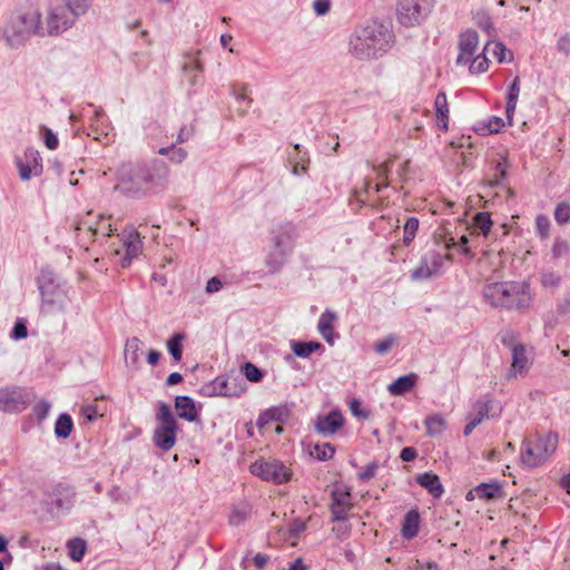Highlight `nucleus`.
<instances>
[{
    "label": "nucleus",
    "instance_id": "45",
    "mask_svg": "<svg viewBox=\"0 0 570 570\" xmlns=\"http://www.w3.org/2000/svg\"><path fill=\"white\" fill-rule=\"evenodd\" d=\"M249 512L250 509L247 504L234 507L228 518L229 524L235 527L242 524L248 518Z\"/></svg>",
    "mask_w": 570,
    "mask_h": 570
},
{
    "label": "nucleus",
    "instance_id": "21",
    "mask_svg": "<svg viewBox=\"0 0 570 570\" xmlns=\"http://www.w3.org/2000/svg\"><path fill=\"white\" fill-rule=\"evenodd\" d=\"M291 411L288 404L272 406L258 415L256 424L259 429H263L271 422L285 423L289 419Z\"/></svg>",
    "mask_w": 570,
    "mask_h": 570
},
{
    "label": "nucleus",
    "instance_id": "31",
    "mask_svg": "<svg viewBox=\"0 0 570 570\" xmlns=\"http://www.w3.org/2000/svg\"><path fill=\"white\" fill-rule=\"evenodd\" d=\"M520 94V78L515 77L509 86L507 95L505 115L509 125H512L513 114L517 108V102Z\"/></svg>",
    "mask_w": 570,
    "mask_h": 570
},
{
    "label": "nucleus",
    "instance_id": "10",
    "mask_svg": "<svg viewBox=\"0 0 570 570\" xmlns=\"http://www.w3.org/2000/svg\"><path fill=\"white\" fill-rule=\"evenodd\" d=\"M253 475L263 481L272 482L274 484H284L291 480V470L279 460H265L257 459L249 466Z\"/></svg>",
    "mask_w": 570,
    "mask_h": 570
},
{
    "label": "nucleus",
    "instance_id": "14",
    "mask_svg": "<svg viewBox=\"0 0 570 570\" xmlns=\"http://www.w3.org/2000/svg\"><path fill=\"white\" fill-rule=\"evenodd\" d=\"M243 389L237 384V377L233 375H219L203 387L207 396H238Z\"/></svg>",
    "mask_w": 570,
    "mask_h": 570
},
{
    "label": "nucleus",
    "instance_id": "62",
    "mask_svg": "<svg viewBox=\"0 0 570 570\" xmlns=\"http://www.w3.org/2000/svg\"><path fill=\"white\" fill-rule=\"evenodd\" d=\"M195 134L194 126H183L179 129L178 136H177V142L183 144L188 141Z\"/></svg>",
    "mask_w": 570,
    "mask_h": 570
},
{
    "label": "nucleus",
    "instance_id": "47",
    "mask_svg": "<svg viewBox=\"0 0 570 570\" xmlns=\"http://www.w3.org/2000/svg\"><path fill=\"white\" fill-rule=\"evenodd\" d=\"M88 232L95 236L97 234H102L104 236L111 235V224L109 223V218H106L102 215H99V220L95 224V226H88Z\"/></svg>",
    "mask_w": 570,
    "mask_h": 570
},
{
    "label": "nucleus",
    "instance_id": "60",
    "mask_svg": "<svg viewBox=\"0 0 570 570\" xmlns=\"http://www.w3.org/2000/svg\"><path fill=\"white\" fill-rule=\"evenodd\" d=\"M28 335V330L26 324L22 321H18L14 323L12 331H11V337L13 340H22L26 338Z\"/></svg>",
    "mask_w": 570,
    "mask_h": 570
},
{
    "label": "nucleus",
    "instance_id": "20",
    "mask_svg": "<svg viewBox=\"0 0 570 570\" xmlns=\"http://www.w3.org/2000/svg\"><path fill=\"white\" fill-rule=\"evenodd\" d=\"M345 423L343 414L333 410L328 414L317 416L315 421V430L318 434L328 438L335 434Z\"/></svg>",
    "mask_w": 570,
    "mask_h": 570
},
{
    "label": "nucleus",
    "instance_id": "6",
    "mask_svg": "<svg viewBox=\"0 0 570 570\" xmlns=\"http://www.w3.org/2000/svg\"><path fill=\"white\" fill-rule=\"evenodd\" d=\"M157 425L153 433L155 446L161 451H169L177 441L178 423L175 419L171 407L167 403H161L156 413Z\"/></svg>",
    "mask_w": 570,
    "mask_h": 570
},
{
    "label": "nucleus",
    "instance_id": "41",
    "mask_svg": "<svg viewBox=\"0 0 570 570\" xmlns=\"http://www.w3.org/2000/svg\"><path fill=\"white\" fill-rule=\"evenodd\" d=\"M75 16H85L92 7L94 0H62Z\"/></svg>",
    "mask_w": 570,
    "mask_h": 570
},
{
    "label": "nucleus",
    "instance_id": "36",
    "mask_svg": "<svg viewBox=\"0 0 570 570\" xmlns=\"http://www.w3.org/2000/svg\"><path fill=\"white\" fill-rule=\"evenodd\" d=\"M425 426L430 436H436L445 430V420L441 414H433L425 419Z\"/></svg>",
    "mask_w": 570,
    "mask_h": 570
},
{
    "label": "nucleus",
    "instance_id": "57",
    "mask_svg": "<svg viewBox=\"0 0 570 570\" xmlns=\"http://www.w3.org/2000/svg\"><path fill=\"white\" fill-rule=\"evenodd\" d=\"M499 340L500 342L508 347H511L513 350V346H517V334L512 330H504L499 333Z\"/></svg>",
    "mask_w": 570,
    "mask_h": 570
},
{
    "label": "nucleus",
    "instance_id": "44",
    "mask_svg": "<svg viewBox=\"0 0 570 570\" xmlns=\"http://www.w3.org/2000/svg\"><path fill=\"white\" fill-rule=\"evenodd\" d=\"M474 226L480 229L483 236H487L493 225L488 212H480L473 218Z\"/></svg>",
    "mask_w": 570,
    "mask_h": 570
},
{
    "label": "nucleus",
    "instance_id": "58",
    "mask_svg": "<svg viewBox=\"0 0 570 570\" xmlns=\"http://www.w3.org/2000/svg\"><path fill=\"white\" fill-rule=\"evenodd\" d=\"M377 469H379L377 462H375V461L370 462L368 464H366L363 468V471L358 473V479L361 481H368V480L373 479L376 474Z\"/></svg>",
    "mask_w": 570,
    "mask_h": 570
},
{
    "label": "nucleus",
    "instance_id": "25",
    "mask_svg": "<svg viewBox=\"0 0 570 570\" xmlns=\"http://www.w3.org/2000/svg\"><path fill=\"white\" fill-rule=\"evenodd\" d=\"M436 126L439 129L446 131L449 129V105L446 95L440 91L434 100Z\"/></svg>",
    "mask_w": 570,
    "mask_h": 570
},
{
    "label": "nucleus",
    "instance_id": "43",
    "mask_svg": "<svg viewBox=\"0 0 570 570\" xmlns=\"http://www.w3.org/2000/svg\"><path fill=\"white\" fill-rule=\"evenodd\" d=\"M335 448L331 443L316 444L311 455L317 461H326L334 456Z\"/></svg>",
    "mask_w": 570,
    "mask_h": 570
},
{
    "label": "nucleus",
    "instance_id": "46",
    "mask_svg": "<svg viewBox=\"0 0 570 570\" xmlns=\"http://www.w3.org/2000/svg\"><path fill=\"white\" fill-rule=\"evenodd\" d=\"M417 229H419V219L416 217H409L404 224V235H403L404 245L407 246L413 242Z\"/></svg>",
    "mask_w": 570,
    "mask_h": 570
},
{
    "label": "nucleus",
    "instance_id": "3",
    "mask_svg": "<svg viewBox=\"0 0 570 570\" xmlns=\"http://www.w3.org/2000/svg\"><path fill=\"white\" fill-rule=\"evenodd\" d=\"M393 37L387 24L371 21L351 36L350 52L360 60L377 58L389 50Z\"/></svg>",
    "mask_w": 570,
    "mask_h": 570
},
{
    "label": "nucleus",
    "instance_id": "38",
    "mask_svg": "<svg viewBox=\"0 0 570 570\" xmlns=\"http://www.w3.org/2000/svg\"><path fill=\"white\" fill-rule=\"evenodd\" d=\"M508 168V159L503 157L500 161L497 163L494 167L493 178L489 180L488 185L492 188L501 186L502 181L507 178Z\"/></svg>",
    "mask_w": 570,
    "mask_h": 570
},
{
    "label": "nucleus",
    "instance_id": "42",
    "mask_svg": "<svg viewBox=\"0 0 570 570\" xmlns=\"http://www.w3.org/2000/svg\"><path fill=\"white\" fill-rule=\"evenodd\" d=\"M68 548L70 558L73 561H80L86 553L87 544L85 540L76 538L68 542Z\"/></svg>",
    "mask_w": 570,
    "mask_h": 570
},
{
    "label": "nucleus",
    "instance_id": "64",
    "mask_svg": "<svg viewBox=\"0 0 570 570\" xmlns=\"http://www.w3.org/2000/svg\"><path fill=\"white\" fill-rule=\"evenodd\" d=\"M557 49L560 52H563L566 55L570 53V36L569 35H564L559 38V40L557 42Z\"/></svg>",
    "mask_w": 570,
    "mask_h": 570
},
{
    "label": "nucleus",
    "instance_id": "8",
    "mask_svg": "<svg viewBox=\"0 0 570 570\" xmlns=\"http://www.w3.org/2000/svg\"><path fill=\"white\" fill-rule=\"evenodd\" d=\"M79 17L75 16L63 3L50 7L45 23L42 22L43 38L61 36L75 26Z\"/></svg>",
    "mask_w": 570,
    "mask_h": 570
},
{
    "label": "nucleus",
    "instance_id": "11",
    "mask_svg": "<svg viewBox=\"0 0 570 570\" xmlns=\"http://www.w3.org/2000/svg\"><path fill=\"white\" fill-rule=\"evenodd\" d=\"M293 229L286 228L278 232L273 237V249L267 254L265 264L269 273H278L285 264L286 257L292 248Z\"/></svg>",
    "mask_w": 570,
    "mask_h": 570
},
{
    "label": "nucleus",
    "instance_id": "15",
    "mask_svg": "<svg viewBox=\"0 0 570 570\" xmlns=\"http://www.w3.org/2000/svg\"><path fill=\"white\" fill-rule=\"evenodd\" d=\"M352 507L351 493L347 489L335 488L332 491V502L330 505L332 522L346 521Z\"/></svg>",
    "mask_w": 570,
    "mask_h": 570
},
{
    "label": "nucleus",
    "instance_id": "28",
    "mask_svg": "<svg viewBox=\"0 0 570 570\" xmlns=\"http://www.w3.org/2000/svg\"><path fill=\"white\" fill-rule=\"evenodd\" d=\"M493 402V397L490 394H487L483 397L479 399L473 404L474 412L470 413L469 417L476 420L478 423L481 424L485 417H490V412L492 410Z\"/></svg>",
    "mask_w": 570,
    "mask_h": 570
},
{
    "label": "nucleus",
    "instance_id": "9",
    "mask_svg": "<svg viewBox=\"0 0 570 570\" xmlns=\"http://www.w3.org/2000/svg\"><path fill=\"white\" fill-rule=\"evenodd\" d=\"M434 0H397V21L404 27L420 24L429 16Z\"/></svg>",
    "mask_w": 570,
    "mask_h": 570
},
{
    "label": "nucleus",
    "instance_id": "54",
    "mask_svg": "<svg viewBox=\"0 0 570 570\" xmlns=\"http://www.w3.org/2000/svg\"><path fill=\"white\" fill-rule=\"evenodd\" d=\"M50 409H51V404L46 400H41L33 405L32 412L36 415V417L38 419V421L41 422L48 416Z\"/></svg>",
    "mask_w": 570,
    "mask_h": 570
},
{
    "label": "nucleus",
    "instance_id": "17",
    "mask_svg": "<svg viewBox=\"0 0 570 570\" xmlns=\"http://www.w3.org/2000/svg\"><path fill=\"white\" fill-rule=\"evenodd\" d=\"M444 257L436 250L426 253L420 262V265L412 272L413 279L430 278L436 275L443 265Z\"/></svg>",
    "mask_w": 570,
    "mask_h": 570
},
{
    "label": "nucleus",
    "instance_id": "7",
    "mask_svg": "<svg viewBox=\"0 0 570 570\" xmlns=\"http://www.w3.org/2000/svg\"><path fill=\"white\" fill-rule=\"evenodd\" d=\"M557 434L538 436L534 441L525 440L521 449V462L524 466L537 468L544 462L557 449Z\"/></svg>",
    "mask_w": 570,
    "mask_h": 570
},
{
    "label": "nucleus",
    "instance_id": "4",
    "mask_svg": "<svg viewBox=\"0 0 570 570\" xmlns=\"http://www.w3.org/2000/svg\"><path fill=\"white\" fill-rule=\"evenodd\" d=\"M484 301L492 307L527 309L532 303L530 287L520 282H494L482 289Z\"/></svg>",
    "mask_w": 570,
    "mask_h": 570
},
{
    "label": "nucleus",
    "instance_id": "34",
    "mask_svg": "<svg viewBox=\"0 0 570 570\" xmlns=\"http://www.w3.org/2000/svg\"><path fill=\"white\" fill-rule=\"evenodd\" d=\"M73 429V422L68 413H61L55 423V434L58 439H67Z\"/></svg>",
    "mask_w": 570,
    "mask_h": 570
},
{
    "label": "nucleus",
    "instance_id": "52",
    "mask_svg": "<svg viewBox=\"0 0 570 570\" xmlns=\"http://www.w3.org/2000/svg\"><path fill=\"white\" fill-rule=\"evenodd\" d=\"M551 223L548 216L546 215H538L535 218V228L538 235L544 239L549 236Z\"/></svg>",
    "mask_w": 570,
    "mask_h": 570
},
{
    "label": "nucleus",
    "instance_id": "23",
    "mask_svg": "<svg viewBox=\"0 0 570 570\" xmlns=\"http://www.w3.org/2000/svg\"><path fill=\"white\" fill-rule=\"evenodd\" d=\"M416 483L424 488L433 498L440 499L444 493L440 478L432 472H424L416 476Z\"/></svg>",
    "mask_w": 570,
    "mask_h": 570
},
{
    "label": "nucleus",
    "instance_id": "27",
    "mask_svg": "<svg viewBox=\"0 0 570 570\" xmlns=\"http://www.w3.org/2000/svg\"><path fill=\"white\" fill-rule=\"evenodd\" d=\"M416 380L417 375L415 373L402 375L387 386V391L392 395H403L414 387Z\"/></svg>",
    "mask_w": 570,
    "mask_h": 570
},
{
    "label": "nucleus",
    "instance_id": "19",
    "mask_svg": "<svg viewBox=\"0 0 570 570\" xmlns=\"http://www.w3.org/2000/svg\"><path fill=\"white\" fill-rule=\"evenodd\" d=\"M126 237L124 239L125 255L120 258V266L127 268L130 266L134 258L142 250V240L140 234L134 227L126 229Z\"/></svg>",
    "mask_w": 570,
    "mask_h": 570
},
{
    "label": "nucleus",
    "instance_id": "26",
    "mask_svg": "<svg viewBox=\"0 0 570 570\" xmlns=\"http://www.w3.org/2000/svg\"><path fill=\"white\" fill-rule=\"evenodd\" d=\"M420 514L417 510H410L403 519L401 533L404 539H413L419 533Z\"/></svg>",
    "mask_w": 570,
    "mask_h": 570
},
{
    "label": "nucleus",
    "instance_id": "59",
    "mask_svg": "<svg viewBox=\"0 0 570 570\" xmlns=\"http://www.w3.org/2000/svg\"><path fill=\"white\" fill-rule=\"evenodd\" d=\"M350 410L353 413V415L361 417V419H367L371 414L368 410L362 409L361 401L357 399H353L350 403Z\"/></svg>",
    "mask_w": 570,
    "mask_h": 570
},
{
    "label": "nucleus",
    "instance_id": "16",
    "mask_svg": "<svg viewBox=\"0 0 570 570\" xmlns=\"http://www.w3.org/2000/svg\"><path fill=\"white\" fill-rule=\"evenodd\" d=\"M19 176L22 180H28L31 176H39L42 173V159L38 150L28 148L24 151V159L16 160Z\"/></svg>",
    "mask_w": 570,
    "mask_h": 570
},
{
    "label": "nucleus",
    "instance_id": "61",
    "mask_svg": "<svg viewBox=\"0 0 570 570\" xmlns=\"http://www.w3.org/2000/svg\"><path fill=\"white\" fill-rule=\"evenodd\" d=\"M81 414L87 422H94L98 417V409L95 404H86L81 407Z\"/></svg>",
    "mask_w": 570,
    "mask_h": 570
},
{
    "label": "nucleus",
    "instance_id": "56",
    "mask_svg": "<svg viewBox=\"0 0 570 570\" xmlns=\"http://www.w3.org/2000/svg\"><path fill=\"white\" fill-rule=\"evenodd\" d=\"M569 252V245L566 240L561 238H557L553 243L551 253L553 258H560L564 255H567Z\"/></svg>",
    "mask_w": 570,
    "mask_h": 570
},
{
    "label": "nucleus",
    "instance_id": "13",
    "mask_svg": "<svg viewBox=\"0 0 570 570\" xmlns=\"http://www.w3.org/2000/svg\"><path fill=\"white\" fill-rule=\"evenodd\" d=\"M76 489L71 485L58 483L49 493L47 505L52 515H65L71 511L76 502Z\"/></svg>",
    "mask_w": 570,
    "mask_h": 570
},
{
    "label": "nucleus",
    "instance_id": "39",
    "mask_svg": "<svg viewBox=\"0 0 570 570\" xmlns=\"http://www.w3.org/2000/svg\"><path fill=\"white\" fill-rule=\"evenodd\" d=\"M141 341L138 337H131L126 342L125 345V357L129 360L131 364L136 365L140 356Z\"/></svg>",
    "mask_w": 570,
    "mask_h": 570
},
{
    "label": "nucleus",
    "instance_id": "1",
    "mask_svg": "<svg viewBox=\"0 0 570 570\" xmlns=\"http://www.w3.org/2000/svg\"><path fill=\"white\" fill-rule=\"evenodd\" d=\"M169 167L160 159L124 163L117 170L115 189L128 198L139 199L166 187Z\"/></svg>",
    "mask_w": 570,
    "mask_h": 570
},
{
    "label": "nucleus",
    "instance_id": "53",
    "mask_svg": "<svg viewBox=\"0 0 570 570\" xmlns=\"http://www.w3.org/2000/svg\"><path fill=\"white\" fill-rule=\"evenodd\" d=\"M541 283L544 287L557 288L561 284V276L556 272H544L541 274Z\"/></svg>",
    "mask_w": 570,
    "mask_h": 570
},
{
    "label": "nucleus",
    "instance_id": "29",
    "mask_svg": "<svg viewBox=\"0 0 570 570\" xmlns=\"http://www.w3.org/2000/svg\"><path fill=\"white\" fill-rule=\"evenodd\" d=\"M291 348H292L293 353L299 358H307L314 352H318V351L323 352L324 351V346L320 342H316V341H309V342L292 341Z\"/></svg>",
    "mask_w": 570,
    "mask_h": 570
},
{
    "label": "nucleus",
    "instance_id": "50",
    "mask_svg": "<svg viewBox=\"0 0 570 570\" xmlns=\"http://www.w3.org/2000/svg\"><path fill=\"white\" fill-rule=\"evenodd\" d=\"M469 63L471 73H482L487 71L489 67L488 58L484 55L473 57Z\"/></svg>",
    "mask_w": 570,
    "mask_h": 570
},
{
    "label": "nucleus",
    "instance_id": "24",
    "mask_svg": "<svg viewBox=\"0 0 570 570\" xmlns=\"http://www.w3.org/2000/svg\"><path fill=\"white\" fill-rule=\"evenodd\" d=\"M175 407L178 412V416L188 421H197L198 414L194 400L187 395H179L175 399Z\"/></svg>",
    "mask_w": 570,
    "mask_h": 570
},
{
    "label": "nucleus",
    "instance_id": "35",
    "mask_svg": "<svg viewBox=\"0 0 570 570\" xmlns=\"http://www.w3.org/2000/svg\"><path fill=\"white\" fill-rule=\"evenodd\" d=\"M186 338L185 333L178 332L175 333L168 341H167V350L168 353L171 355L175 362H179L183 357V346L181 343Z\"/></svg>",
    "mask_w": 570,
    "mask_h": 570
},
{
    "label": "nucleus",
    "instance_id": "51",
    "mask_svg": "<svg viewBox=\"0 0 570 570\" xmlns=\"http://www.w3.org/2000/svg\"><path fill=\"white\" fill-rule=\"evenodd\" d=\"M554 219L558 224L563 225L570 220V205L560 203L554 209Z\"/></svg>",
    "mask_w": 570,
    "mask_h": 570
},
{
    "label": "nucleus",
    "instance_id": "12",
    "mask_svg": "<svg viewBox=\"0 0 570 570\" xmlns=\"http://www.w3.org/2000/svg\"><path fill=\"white\" fill-rule=\"evenodd\" d=\"M36 399V395L22 386L0 387V411L19 413Z\"/></svg>",
    "mask_w": 570,
    "mask_h": 570
},
{
    "label": "nucleus",
    "instance_id": "63",
    "mask_svg": "<svg viewBox=\"0 0 570 570\" xmlns=\"http://www.w3.org/2000/svg\"><path fill=\"white\" fill-rule=\"evenodd\" d=\"M504 127V121L500 117L493 116L487 126L488 134H497Z\"/></svg>",
    "mask_w": 570,
    "mask_h": 570
},
{
    "label": "nucleus",
    "instance_id": "5",
    "mask_svg": "<svg viewBox=\"0 0 570 570\" xmlns=\"http://www.w3.org/2000/svg\"><path fill=\"white\" fill-rule=\"evenodd\" d=\"M37 286L41 296V309L51 314L65 312L69 303L68 291L59 282L58 276L49 267H43L37 277Z\"/></svg>",
    "mask_w": 570,
    "mask_h": 570
},
{
    "label": "nucleus",
    "instance_id": "32",
    "mask_svg": "<svg viewBox=\"0 0 570 570\" xmlns=\"http://www.w3.org/2000/svg\"><path fill=\"white\" fill-rule=\"evenodd\" d=\"M289 159L293 163V174L301 175L306 171V164L308 163L307 151L298 144L293 146V151L288 153Z\"/></svg>",
    "mask_w": 570,
    "mask_h": 570
},
{
    "label": "nucleus",
    "instance_id": "55",
    "mask_svg": "<svg viewBox=\"0 0 570 570\" xmlns=\"http://www.w3.org/2000/svg\"><path fill=\"white\" fill-rule=\"evenodd\" d=\"M394 343L395 337L393 335H389L385 338L375 343L374 351L380 355H384L390 352Z\"/></svg>",
    "mask_w": 570,
    "mask_h": 570
},
{
    "label": "nucleus",
    "instance_id": "18",
    "mask_svg": "<svg viewBox=\"0 0 570 570\" xmlns=\"http://www.w3.org/2000/svg\"><path fill=\"white\" fill-rule=\"evenodd\" d=\"M479 45L478 32L468 29L460 33L459 37V56L456 58V65H468L474 57Z\"/></svg>",
    "mask_w": 570,
    "mask_h": 570
},
{
    "label": "nucleus",
    "instance_id": "2",
    "mask_svg": "<svg viewBox=\"0 0 570 570\" xmlns=\"http://www.w3.org/2000/svg\"><path fill=\"white\" fill-rule=\"evenodd\" d=\"M1 36L11 50L23 48L32 38H43L42 13L29 6L10 12L1 27Z\"/></svg>",
    "mask_w": 570,
    "mask_h": 570
},
{
    "label": "nucleus",
    "instance_id": "40",
    "mask_svg": "<svg viewBox=\"0 0 570 570\" xmlns=\"http://www.w3.org/2000/svg\"><path fill=\"white\" fill-rule=\"evenodd\" d=\"M158 153L160 155L168 156L169 160L176 164H181L187 158L186 149L183 147H176L175 144L160 148Z\"/></svg>",
    "mask_w": 570,
    "mask_h": 570
},
{
    "label": "nucleus",
    "instance_id": "37",
    "mask_svg": "<svg viewBox=\"0 0 570 570\" xmlns=\"http://www.w3.org/2000/svg\"><path fill=\"white\" fill-rule=\"evenodd\" d=\"M525 350L522 344L513 346L512 350V371L515 376L517 373H521L527 365Z\"/></svg>",
    "mask_w": 570,
    "mask_h": 570
},
{
    "label": "nucleus",
    "instance_id": "33",
    "mask_svg": "<svg viewBox=\"0 0 570 570\" xmlns=\"http://www.w3.org/2000/svg\"><path fill=\"white\" fill-rule=\"evenodd\" d=\"M183 70L188 78V82L191 86H196L202 82V73L204 71L203 65L195 58H189L183 66Z\"/></svg>",
    "mask_w": 570,
    "mask_h": 570
},
{
    "label": "nucleus",
    "instance_id": "48",
    "mask_svg": "<svg viewBox=\"0 0 570 570\" xmlns=\"http://www.w3.org/2000/svg\"><path fill=\"white\" fill-rule=\"evenodd\" d=\"M242 372L244 376L253 383H258L264 377L263 371L250 362H247L243 365Z\"/></svg>",
    "mask_w": 570,
    "mask_h": 570
},
{
    "label": "nucleus",
    "instance_id": "30",
    "mask_svg": "<svg viewBox=\"0 0 570 570\" xmlns=\"http://www.w3.org/2000/svg\"><path fill=\"white\" fill-rule=\"evenodd\" d=\"M475 495L482 500H493L502 497V487L498 481L482 482L474 487Z\"/></svg>",
    "mask_w": 570,
    "mask_h": 570
},
{
    "label": "nucleus",
    "instance_id": "49",
    "mask_svg": "<svg viewBox=\"0 0 570 570\" xmlns=\"http://www.w3.org/2000/svg\"><path fill=\"white\" fill-rule=\"evenodd\" d=\"M40 132H41L42 140H43V144L46 145V147L50 150L57 149V147L59 145L57 135L50 128H48L46 126L40 127Z\"/></svg>",
    "mask_w": 570,
    "mask_h": 570
},
{
    "label": "nucleus",
    "instance_id": "22",
    "mask_svg": "<svg viewBox=\"0 0 570 570\" xmlns=\"http://www.w3.org/2000/svg\"><path fill=\"white\" fill-rule=\"evenodd\" d=\"M336 320V313L328 308H326L318 318L317 331L330 345H334L335 340L340 337V335L334 331V323Z\"/></svg>",
    "mask_w": 570,
    "mask_h": 570
}]
</instances>
